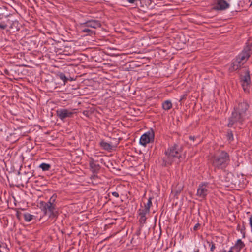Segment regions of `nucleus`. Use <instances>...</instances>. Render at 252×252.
<instances>
[{"label":"nucleus","mask_w":252,"mask_h":252,"mask_svg":"<svg viewBox=\"0 0 252 252\" xmlns=\"http://www.w3.org/2000/svg\"><path fill=\"white\" fill-rule=\"evenodd\" d=\"M23 214L19 212V211H17L16 212V217L18 219V220H20L21 219V216L23 215Z\"/></svg>","instance_id":"nucleus-30"},{"label":"nucleus","mask_w":252,"mask_h":252,"mask_svg":"<svg viewBox=\"0 0 252 252\" xmlns=\"http://www.w3.org/2000/svg\"><path fill=\"white\" fill-rule=\"evenodd\" d=\"M226 137L228 141L230 142L234 140L233 134L232 130H228L226 134Z\"/></svg>","instance_id":"nucleus-27"},{"label":"nucleus","mask_w":252,"mask_h":252,"mask_svg":"<svg viewBox=\"0 0 252 252\" xmlns=\"http://www.w3.org/2000/svg\"><path fill=\"white\" fill-rule=\"evenodd\" d=\"M39 167L44 171H49L51 168V165L46 163H42Z\"/></svg>","instance_id":"nucleus-23"},{"label":"nucleus","mask_w":252,"mask_h":252,"mask_svg":"<svg viewBox=\"0 0 252 252\" xmlns=\"http://www.w3.org/2000/svg\"><path fill=\"white\" fill-rule=\"evenodd\" d=\"M13 17L12 16H6L2 17L0 20V29L5 30L7 28L10 29L11 21Z\"/></svg>","instance_id":"nucleus-10"},{"label":"nucleus","mask_w":252,"mask_h":252,"mask_svg":"<svg viewBox=\"0 0 252 252\" xmlns=\"http://www.w3.org/2000/svg\"><path fill=\"white\" fill-rule=\"evenodd\" d=\"M112 194L113 196H114V197H115L116 198H118L119 196V193L117 192H116V191L112 192Z\"/></svg>","instance_id":"nucleus-34"},{"label":"nucleus","mask_w":252,"mask_h":252,"mask_svg":"<svg viewBox=\"0 0 252 252\" xmlns=\"http://www.w3.org/2000/svg\"><path fill=\"white\" fill-rule=\"evenodd\" d=\"M129 3L131 4H136L137 5V2L140 1L141 3L142 0H126Z\"/></svg>","instance_id":"nucleus-29"},{"label":"nucleus","mask_w":252,"mask_h":252,"mask_svg":"<svg viewBox=\"0 0 252 252\" xmlns=\"http://www.w3.org/2000/svg\"><path fill=\"white\" fill-rule=\"evenodd\" d=\"M79 29L81 33H84L85 35L94 36L95 35V31L92 30L90 28L87 27L82 23L79 24Z\"/></svg>","instance_id":"nucleus-11"},{"label":"nucleus","mask_w":252,"mask_h":252,"mask_svg":"<svg viewBox=\"0 0 252 252\" xmlns=\"http://www.w3.org/2000/svg\"><path fill=\"white\" fill-rule=\"evenodd\" d=\"M244 64V63L236 58L231 64L230 69L232 71L236 70L239 69Z\"/></svg>","instance_id":"nucleus-19"},{"label":"nucleus","mask_w":252,"mask_h":252,"mask_svg":"<svg viewBox=\"0 0 252 252\" xmlns=\"http://www.w3.org/2000/svg\"><path fill=\"white\" fill-rule=\"evenodd\" d=\"M199 252V250H197V251H196V252Z\"/></svg>","instance_id":"nucleus-40"},{"label":"nucleus","mask_w":252,"mask_h":252,"mask_svg":"<svg viewBox=\"0 0 252 252\" xmlns=\"http://www.w3.org/2000/svg\"><path fill=\"white\" fill-rule=\"evenodd\" d=\"M92 176V177H93L94 179L95 178L97 177V175H95L94 174V175H93V176Z\"/></svg>","instance_id":"nucleus-39"},{"label":"nucleus","mask_w":252,"mask_h":252,"mask_svg":"<svg viewBox=\"0 0 252 252\" xmlns=\"http://www.w3.org/2000/svg\"><path fill=\"white\" fill-rule=\"evenodd\" d=\"M195 138V137L194 136H190L189 137V139H190V140H193V141H194V140Z\"/></svg>","instance_id":"nucleus-37"},{"label":"nucleus","mask_w":252,"mask_h":252,"mask_svg":"<svg viewBox=\"0 0 252 252\" xmlns=\"http://www.w3.org/2000/svg\"><path fill=\"white\" fill-rule=\"evenodd\" d=\"M119 143V141L116 140L114 145H113L111 142L107 143L102 140L100 142L99 145L103 149L107 151H110L111 150L113 149V148L116 147Z\"/></svg>","instance_id":"nucleus-16"},{"label":"nucleus","mask_w":252,"mask_h":252,"mask_svg":"<svg viewBox=\"0 0 252 252\" xmlns=\"http://www.w3.org/2000/svg\"><path fill=\"white\" fill-rule=\"evenodd\" d=\"M249 108V104L246 101L240 102L238 104L237 106L234 108L235 110L246 116V112Z\"/></svg>","instance_id":"nucleus-14"},{"label":"nucleus","mask_w":252,"mask_h":252,"mask_svg":"<svg viewBox=\"0 0 252 252\" xmlns=\"http://www.w3.org/2000/svg\"><path fill=\"white\" fill-rule=\"evenodd\" d=\"M187 96V94H185L183 95L182 96H181L179 101H181L185 99L186 98Z\"/></svg>","instance_id":"nucleus-35"},{"label":"nucleus","mask_w":252,"mask_h":252,"mask_svg":"<svg viewBox=\"0 0 252 252\" xmlns=\"http://www.w3.org/2000/svg\"><path fill=\"white\" fill-rule=\"evenodd\" d=\"M57 199V195L56 194H54L49 199V201L47 202L41 201L40 202V205H56V200Z\"/></svg>","instance_id":"nucleus-20"},{"label":"nucleus","mask_w":252,"mask_h":252,"mask_svg":"<svg viewBox=\"0 0 252 252\" xmlns=\"http://www.w3.org/2000/svg\"><path fill=\"white\" fill-rule=\"evenodd\" d=\"M152 198L150 197L148 200V202L145 205V208L143 209L146 212H150V208L152 205Z\"/></svg>","instance_id":"nucleus-25"},{"label":"nucleus","mask_w":252,"mask_h":252,"mask_svg":"<svg viewBox=\"0 0 252 252\" xmlns=\"http://www.w3.org/2000/svg\"><path fill=\"white\" fill-rule=\"evenodd\" d=\"M210 161L215 170H224L230 162L229 154L225 150H217L210 157Z\"/></svg>","instance_id":"nucleus-1"},{"label":"nucleus","mask_w":252,"mask_h":252,"mask_svg":"<svg viewBox=\"0 0 252 252\" xmlns=\"http://www.w3.org/2000/svg\"><path fill=\"white\" fill-rule=\"evenodd\" d=\"M23 216L25 220L27 222H30L33 218V215L28 213L24 214Z\"/></svg>","instance_id":"nucleus-24"},{"label":"nucleus","mask_w":252,"mask_h":252,"mask_svg":"<svg viewBox=\"0 0 252 252\" xmlns=\"http://www.w3.org/2000/svg\"><path fill=\"white\" fill-rule=\"evenodd\" d=\"M11 21L12 22L9 30L13 32L19 31L20 29V24H19L18 21L16 20L14 17H13L12 21Z\"/></svg>","instance_id":"nucleus-18"},{"label":"nucleus","mask_w":252,"mask_h":252,"mask_svg":"<svg viewBox=\"0 0 252 252\" xmlns=\"http://www.w3.org/2000/svg\"><path fill=\"white\" fill-rule=\"evenodd\" d=\"M245 246V245L244 243L241 239L237 240L235 245V247L238 249V251H241Z\"/></svg>","instance_id":"nucleus-22"},{"label":"nucleus","mask_w":252,"mask_h":252,"mask_svg":"<svg viewBox=\"0 0 252 252\" xmlns=\"http://www.w3.org/2000/svg\"><path fill=\"white\" fill-rule=\"evenodd\" d=\"M208 184L207 183H201L199 184L197 189L196 195L203 199H206L209 191L207 189Z\"/></svg>","instance_id":"nucleus-8"},{"label":"nucleus","mask_w":252,"mask_h":252,"mask_svg":"<svg viewBox=\"0 0 252 252\" xmlns=\"http://www.w3.org/2000/svg\"><path fill=\"white\" fill-rule=\"evenodd\" d=\"M149 212H146L145 210L143 209H139L138 210V214L139 216V222L141 227H142L144 224L146 223L147 218L146 215L149 214Z\"/></svg>","instance_id":"nucleus-17"},{"label":"nucleus","mask_w":252,"mask_h":252,"mask_svg":"<svg viewBox=\"0 0 252 252\" xmlns=\"http://www.w3.org/2000/svg\"><path fill=\"white\" fill-rule=\"evenodd\" d=\"M172 107V104L170 100H166L162 103V108L165 110H169Z\"/></svg>","instance_id":"nucleus-21"},{"label":"nucleus","mask_w":252,"mask_h":252,"mask_svg":"<svg viewBox=\"0 0 252 252\" xmlns=\"http://www.w3.org/2000/svg\"><path fill=\"white\" fill-rule=\"evenodd\" d=\"M56 114L58 117L63 121L67 118H71L73 115V113L66 109H59L56 111Z\"/></svg>","instance_id":"nucleus-9"},{"label":"nucleus","mask_w":252,"mask_h":252,"mask_svg":"<svg viewBox=\"0 0 252 252\" xmlns=\"http://www.w3.org/2000/svg\"><path fill=\"white\" fill-rule=\"evenodd\" d=\"M200 226V224L199 223H196L194 226L193 227V230L196 231L198 230V228Z\"/></svg>","instance_id":"nucleus-32"},{"label":"nucleus","mask_w":252,"mask_h":252,"mask_svg":"<svg viewBox=\"0 0 252 252\" xmlns=\"http://www.w3.org/2000/svg\"><path fill=\"white\" fill-rule=\"evenodd\" d=\"M230 5L225 0H217L216 5L213 9L216 10H224L229 8Z\"/></svg>","instance_id":"nucleus-12"},{"label":"nucleus","mask_w":252,"mask_h":252,"mask_svg":"<svg viewBox=\"0 0 252 252\" xmlns=\"http://www.w3.org/2000/svg\"><path fill=\"white\" fill-rule=\"evenodd\" d=\"M245 119V116L243 115V113H240L234 109L231 116L228 118L227 126L232 127L236 123L242 124Z\"/></svg>","instance_id":"nucleus-4"},{"label":"nucleus","mask_w":252,"mask_h":252,"mask_svg":"<svg viewBox=\"0 0 252 252\" xmlns=\"http://www.w3.org/2000/svg\"><path fill=\"white\" fill-rule=\"evenodd\" d=\"M3 9L1 7H0V20L2 17H3Z\"/></svg>","instance_id":"nucleus-33"},{"label":"nucleus","mask_w":252,"mask_h":252,"mask_svg":"<svg viewBox=\"0 0 252 252\" xmlns=\"http://www.w3.org/2000/svg\"><path fill=\"white\" fill-rule=\"evenodd\" d=\"M182 146L177 144H174L169 147L165 151V156L162 158L161 165L167 167L171 165L176 158L179 159L181 157Z\"/></svg>","instance_id":"nucleus-2"},{"label":"nucleus","mask_w":252,"mask_h":252,"mask_svg":"<svg viewBox=\"0 0 252 252\" xmlns=\"http://www.w3.org/2000/svg\"><path fill=\"white\" fill-rule=\"evenodd\" d=\"M154 132L153 131H148L141 136L139 143L141 145L145 146L147 144L154 141Z\"/></svg>","instance_id":"nucleus-7"},{"label":"nucleus","mask_w":252,"mask_h":252,"mask_svg":"<svg viewBox=\"0 0 252 252\" xmlns=\"http://www.w3.org/2000/svg\"><path fill=\"white\" fill-rule=\"evenodd\" d=\"M207 243L209 244V246L211 247L210 251L211 252H214V251L215 250V249L216 248L215 244L214 243V242L212 241L211 242L207 241Z\"/></svg>","instance_id":"nucleus-28"},{"label":"nucleus","mask_w":252,"mask_h":252,"mask_svg":"<svg viewBox=\"0 0 252 252\" xmlns=\"http://www.w3.org/2000/svg\"><path fill=\"white\" fill-rule=\"evenodd\" d=\"M87 27L96 29L100 28L101 26V21L97 20L91 19L86 20L85 22L83 23Z\"/></svg>","instance_id":"nucleus-13"},{"label":"nucleus","mask_w":252,"mask_h":252,"mask_svg":"<svg viewBox=\"0 0 252 252\" xmlns=\"http://www.w3.org/2000/svg\"><path fill=\"white\" fill-rule=\"evenodd\" d=\"M4 72L6 74H9V71L7 69H5L4 70Z\"/></svg>","instance_id":"nucleus-38"},{"label":"nucleus","mask_w":252,"mask_h":252,"mask_svg":"<svg viewBox=\"0 0 252 252\" xmlns=\"http://www.w3.org/2000/svg\"><path fill=\"white\" fill-rule=\"evenodd\" d=\"M57 75L61 80L64 82V83L69 80V79L66 77L65 75L63 73H59Z\"/></svg>","instance_id":"nucleus-26"},{"label":"nucleus","mask_w":252,"mask_h":252,"mask_svg":"<svg viewBox=\"0 0 252 252\" xmlns=\"http://www.w3.org/2000/svg\"><path fill=\"white\" fill-rule=\"evenodd\" d=\"M41 210L43 212L44 215H48L49 218L56 220L59 212L56 205H40Z\"/></svg>","instance_id":"nucleus-3"},{"label":"nucleus","mask_w":252,"mask_h":252,"mask_svg":"<svg viewBox=\"0 0 252 252\" xmlns=\"http://www.w3.org/2000/svg\"><path fill=\"white\" fill-rule=\"evenodd\" d=\"M141 226H140V228H139V230L137 231V232H136V234L137 235V236H139L140 235V233H141Z\"/></svg>","instance_id":"nucleus-36"},{"label":"nucleus","mask_w":252,"mask_h":252,"mask_svg":"<svg viewBox=\"0 0 252 252\" xmlns=\"http://www.w3.org/2000/svg\"><path fill=\"white\" fill-rule=\"evenodd\" d=\"M245 226H243L242 228L240 229L241 233L242 234V237L245 238Z\"/></svg>","instance_id":"nucleus-31"},{"label":"nucleus","mask_w":252,"mask_h":252,"mask_svg":"<svg viewBox=\"0 0 252 252\" xmlns=\"http://www.w3.org/2000/svg\"><path fill=\"white\" fill-rule=\"evenodd\" d=\"M89 165L91 171L94 174H97L99 172L100 169V166L98 163V162L94 160L92 158H90Z\"/></svg>","instance_id":"nucleus-15"},{"label":"nucleus","mask_w":252,"mask_h":252,"mask_svg":"<svg viewBox=\"0 0 252 252\" xmlns=\"http://www.w3.org/2000/svg\"><path fill=\"white\" fill-rule=\"evenodd\" d=\"M240 82L244 91L246 93L249 92V86L251 84V77L250 71L248 69H245L244 75L240 76Z\"/></svg>","instance_id":"nucleus-6"},{"label":"nucleus","mask_w":252,"mask_h":252,"mask_svg":"<svg viewBox=\"0 0 252 252\" xmlns=\"http://www.w3.org/2000/svg\"><path fill=\"white\" fill-rule=\"evenodd\" d=\"M252 54V45L247 42L242 52L236 58L245 63Z\"/></svg>","instance_id":"nucleus-5"}]
</instances>
